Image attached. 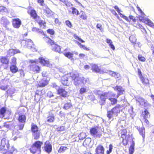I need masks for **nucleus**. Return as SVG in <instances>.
Listing matches in <instances>:
<instances>
[{
  "label": "nucleus",
  "instance_id": "20",
  "mask_svg": "<svg viewBox=\"0 0 154 154\" xmlns=\"http://www.w3.org/2000/svg\"><path fill=\"white\" fill-rule=\"evenodd\" d=\"M137 129L139 131L140 134L142 136L143 139L145 137V131L144 128L142 127L141 128H140V127H137Z\"/></svg>",
  "mask_w": 154,
  "mask_h": 154
},
{
  "label": "nucleus",
  "instance_id": "39",
  "mask_svg": "<svg viewBox=\"0 0 154 154\" xmlns=\"http://www.w3.org/2000/svg\"><path fill=\"white\" fill-rule=\"evenodd\" d=\"M30 15L34 18H35L37 17V15L36 11L34 10H32L30 12Z\"/></svg>",
  "mask_w": 154,
  "mask_h": 154
},
{
  "label": "nucleus",
  "instance_id": "43",
  "mask_svg": "<svg viewBox=\"0 0 154 154\" xmlns=\"http://www.w3.org/2000/svg\"><path fill=\"white\" fill-rule=\"evenodd\" d=\"M67 149L68 148L66 147L61 146L58 150V152L60 153L63 152Z\"/></svg>",
  "mask_w": 154,
  "mask_h": 154
},
{
  "label": "nucleus",
  "instance_id": "28",
  "mask_svg": "<svg viewBox=\"0 0 154 154\" xmlns=\"http://www.w3.org/2000/svg\"><path fill=\"white\" fill-rule=\"evenodd\" d=\"M114 89L115 90H117L118 91V93L121 94H123V92L124 91V89L120 86H116L114 88Z\"/></svg>",
  "mask_w": 154,
  "mask_h": 154
},
{
  "label": "nucleus",
  "instance_id": "38",
  "mask_svg": "<svg viewBox=\"0 0 154 154\" xmlns=\"http://www.w3.org/2000/svg\"><path fill=\"white\" fill-rule=\"evenodd\" d=\"M72 106V104L70 103H68L64 104L63 108L67 110L70 108Z\"/></svg>",
  "mask_w": 154,
  "mask_h": 154
},
{
  "label": "nucleus",
  "instance_id": "12",
  "mask_svg": "<svg viewBox=\"0 0 154 154\" xmlns=\"http://www.w3.org/2000/svg\"><path fill=\"white\" fill-rule=\"evenodd\" d=\"M1 23L5 27L6 29L11 30V29L8 27L7 26L9 24L10 22L7 18L5 17H3L0 20Z\"/></svg>",
  "mask_w": 154,
  "mask_h": 154
},
{
  "label": "nucleus",
  "instance_id": "15",
  "mask_svg": "<svg viewBox=\"0 0 154 154\" xmlns=\"http://www.w3.org/2000/svg\"><path fill=\"white\" fill-rule=\"evenodd\" d=\"M8 151L6 150V152H5L4 153L5 154H16L17 152V149L13 146L10 148L9 146L8 149Z\"/></svg>",
  "mask_w": 154,
  "mask_h": 154
},
{
  "label": "nucleus",
  "instance_id": "35",
  "mask_svg": "<svg viewBox=\"0 0 154 154\" xmlns=\"http://www.w3.org/2000/svg\"><path fill=\"white\" fill-rule=\"evenodd\" d=\"M1 61L2 63L7 64L8 63L9 60L5 57H2L1 58Z\"/></svg>",
  "mask_w": 154,
  "mask_h": 154
},
{
  "label": "nucleus",
  "instance_id": "31",
  "mask_svg": "<svg viewBox=\"0 0 154 154\" xmlns=\"http://www.w3.org/2000/svg\"><path fill=\"white\" fill-rule=\"evenodd\" d=\"M144 23L149 26L154 28V25L153 23L149 19H146L144 21Z\"/></svg>",
  "mask_w": 154,
  "mask_h": 154
},
{
  "label": "nucleus",
  "instance_id": "8",
  "mask_svg": "<svg viewBox=\"0 0 154 154\" xmlns=\"http://www.w3.org/2000/svg\"><path fill=\"white\" fill-rule=\"evenodd\" d=\"M135 99L137 103H138L139 104L145 107L150 106V104L148 103L147 101L143 99L142 97L137 96L135 97Z\"/></svg>",
  "mask_w": 154,
  "mask_h": 154
},
{
  "label": "nucleus",
  "instance_id": "21",
  "mask_svg": "<svg viewBox=\"0 0 154 154\" xmlns=\"http://www.w3.org/2000/svg\"><path fill=\"white\" fill-rule=\"evenodd\" d=\"M40 63L44 66H48L49 61L47 60H46L42 57H40L39 58Z\"/></svg>",
  "mask_w": 154,
  "mask_h": 154
},
{
  "label": "nucleus",
  "instance_id": "25",
  "mask_svg": "<svg viewBox=\"0 0 154 154\" xmlns=\"http://www.w3.org/2000/svg\"><path fill=\"white\" fill-rule=\"evenodd\" d=\"M26 117L25 115H19L18 120L20 122L25 123L26 122Z\"/></svg>",
  "mask_w": 154,
  "mask_h": 154
},
{
  "label": "nucleus",
  "instance_id": "19",
  "mask_svg": "<svg viewBox=\"0 0 154 154\" xmlns=\"http://www.w3.org/2000/svg\"><path fill=\"white\" fill-rule=\"evenodd\" d=\"M59 94L63 97H66L67 95V92L64 89L59 88L57 91Z\"/></svg>",
  "mask_w": 154,
  "mask_h": 154
},
{
  "label": "nucleus",
  "instance_id": "4",
  "mask_svg": "<svg viewBox=\"0 0 154 154\" xmlns=\"http://www.w3.org/2000/svg\"><path fill=\"white\" fill-rule=\"evenodd\" d=\"M9 144L8 140L6 138H3L1 140V151L2 153H4L8 149Z\"/></svg>",
  "mask_w": 154,
  "mask_h": 154
},
{
  "label": "nucleus",
  "instance_id": "23",
  "mask_svg": "<svg viewBox=\"0 0 154 154\" xmlns=\"http://www.w3.org/2000/svg\"><path fill=\"white\" fill-rule=\"evenodd\" d=\"M33 144L41 151V146L43 144V143L42 141L38 140L36 141L33 143Z\"/></svg>",
  "mask_w": 154,
  "mask_h": 154
},
{
  "label": "nucleus",
  "instance_id": "7",
  "mask_svg": "<svg viewBox=\"0 0 154 154\" xmlns=\"http://www.w3.org/2000/svg\"><path fill=\"white\" fill-rule=\"evenodd\" d=\"M29 62L31 63L30 65V70L35 73H38L40 68L37 64L36 60H30Z\"/></svg>",
  "mask_w": 154,
  "mask_h": 154
},
{
  "label": "nucleus",
  "instance_id": "60",
  "mask_svg": "<svg viewBox=\"0 0 154 154\" xmlns=\"http://www.w3.org/2000/svg\"><path fill=\"white\" fill-rule=\"evenodd\" d=\"M42 91H38V90H37L36 92H35V98L36 97V95H41L42 94H41V93H42Z\"/></svg>",
  "mask_w": 154,
  "mask_h": 154
},
{
  "label": "nucleus",
  "instance_id": "47",
  "mask_svg": "<svg viewBox=\"0 0 154 154\" xmlns=\"http://www.w3.org/2000/svg\"><path fill=\"white\" fill-rule=\"evenodd\" d=\"M0 12L2 13H3V12H8V10L6 8L3 6H0Z\"/></svg>",
  "mask_w": 154,
  "mask_h": 154
},
{
  "label": "nucleus",
  "instance_id": "50",
  "mask_svg": "<svg viewBox=\"0 0 154 154\" xmlns=\"http://www.w3.org/2000/svg\"><path fill=\"white\" fill-rule=\"evenodd\" d=\"M82 83L83 84L88 83L89 82V80L88 78H85L84 77H82Z\"/></svg>",
  "mask_w": 154,
  "mask_h": 154
},
{
  "label": "nucleus",
  "instance_id": "63",
  "mask_svg": "<svg viewBox=\"0 0 154 154\" xmlns=\"http://www.w3.org/2000/svg\"><path fill=\"white\" fill-rule=\"evenodd\" d=\"M52 86L53 88H55L57 91L58 89L59 88V87L55 83H53L52 84Z\"/></svg>",
  "mask_w": 154,
  "mask_h": 154
},
{
  "label": "nucleus",
  "instance_id": "6",
  "mask_svg": "<svg viewBox=\"0 0 154 154\" xmlns=\"http://www.w3.org/2000/svg\"><path fill=\"white\" fill-rule=\"evenodd\" d=\"M21 45L26 46L28 48L31 49L33 51H36V49L34 48V45L32 41L30 39H26L21 42Z\"/></svg>",
  "mask_w": 154,
  "mask_h": 154
},
{
  "label": "nucleus",
  "instance_id": "34",
  "mask_svg": "<svg viewBox=\"0 0 154 154\" xmlns=\"http://www.w3.org/2000/svg\"><path fill=\"white\" fill-rule=\"evenodd\" d=\"M142 114L144 118H148L150 117L149 112L147 109H145L142 112Z\"/></svg>",
  "mask_w": 154,
  "mask_h": 154
},
{
  "label": "nucleus",
  "instance_id": "2",
  "mask_svg": "<svg viewBox=\"0 0 154 154\" xmlns=\"http://www.w3.org/2000/svg\"><path fill=\"white\" fill-rule=\"evenodd\" d=\"M97 95L100 102L103 104L106 100L109 97V94L107 92H103L99 91L97 92Z\"/></svg>",
  "mask_w": 154,
  "mask_h": 154
},
{
  "label": "nucleus",
  "instance_id": "52",
  "mask_svg": "<svg viewBox=\"0 0 154 154\" xmlns=\"http://www.w3.org/2000/svg\"><path fill=\"white\" fill-rule=\"evenodd\" d=\"M112 147L113 146L111 144L109 145V149L106 151V153L107 154H109L112 152Z\"/></svg>",
  "mask_w": 154,
  "mask_h": 154
},
{
  "label": "nucleus",
  "instance_id": "36",
  "mask_svg": "<svg viewBox=\"0 0 154 154\" xmlns=\"http://www.w3.org/2000/svg\"><path fill=\"white\" fill-rule=\"evenodd\" d=\"M6 112V109L5 107H2L0 109V117L3 118L4 117V114Z\"/></svg>",
  "mask_w": 154,
  "mask_h": 154
},
{
  "label": "nucleus",
  "instance_id": "59",
  "mask_svg": "<svg viewBox=\"0 0 154 154\" xmlns=\"http://www.w3.org/2000/svg\"><path fill=\"white\" fill-rule=\"evenodd\" d=\"M129 150L130 154H133L134 150V147L130 146Z\"/></svg>",
  "mask_w": 154,
  "mask_h": 154
},
{
  "label": "nucleus",
  "instance_id": "24",
  "mask_svg": "<svg viewBox=\"0 0 154 154\" xmlns=\"http://www.w3.org/2000/svg\"><path fill=\"white\" fill-rule=\"evenodd\" d=\"M48 83V81L46 79H44L41 80L38 85L40 87H44L47 85Z\"/></svg>",
  "mask_w": 154,
  "mask_h": 154
},
{
  "label": "nucleus",
  "instance_id": "40",
  "mask_svg": "<svg viewBox=\"0 0 154 154\" xmlns=\"http://www.w3.org/2000/svg\"><path fill=\"white\" fill-rule=\"evenodd\" d=\"M109 100L110 101L112 105H114L116 103L117 100L113 98H109Z\"/></svg>",
  "mask_w": 154,
  "mask_h": 154
},
{
  "label": "nucleus",
  "instance_id": "10",
  "mask_svg": "<svg viewBox=\"0 0 154 154\" xmlns=\"http://www.w3.org/2000/svg\"><path fill=\"white\" fill-rule=\"evenodd\" d=\"M44 150L45 152L48 154H50L52 150V146L51 144L48 141H46L44 145Z\"/></svg>",
  "mask_w": 154,
  "mask_h": 154
},
{
  "label": "nucleus",
  "instance_id": "30",
  "mask_svg": "<svg viewBox=\"0 0 154 154\" xmlns=\"http://www.w3.org/2000/svg\"><path fill=\"white\" fill-rule=\"evenodd\" d=\"M109 74L116 78H118L120 76V74L111 71H109Z\"/></svg>",
  "mask_w": 154,
  "mask_h": 154
},
{
  "label": "nucleus",
  "instance_id": "11",
  "mask_svg": "<svg viewBox=\"0 0 154 154\" xmlns=\"http://www.w3.org/2000/svg\"><path fill=\"white\" fill-rule=\"evenodd\" d=\"M98 132V128L97 127H94L91 128L90 130V133L94 137L100 138L101 134H97Z\"/></svg>",
  "mask_w": 154,
  "mask_h": 154
},
{
  "label": "nucleus",
  "instance_id": "33",
  "mask_svg": "<svg viewBox=\"0 0 154 154\" xmlns=\"http://www.w3.org/2000/svg\"><path fill=\"white\" fill-rule=\"evenodd\" d=\"M106 42L109 44V45L110 48L113 50H115V48L112 44V40L109 38H107L106 39Z\"/></svg>",
  "mask_w": 154,
  "mask_h": 154
},
{
  "label": "nucleus",
  "instance_id": "62",
  "mask_svg": "<svg viewBox=\"0 0 154 154\" xmlns=\"http://www.w3.org/2000/svg\"><path fill=\"white\" fill-rule=\"evenodd\" d=\"M25 123H21V124L19 125V129L22 130L24 127Z\"/></svg>",
  "mask_w": 154,
  "mask_h": 154
},
{
  "label": "nucleus",
  "instance_id": "22",
  "mask_svg": "<svg viewBox=\"0 0 154 154\" xmlns=\"http://www.w3.org/2000/svg\"><path fill=\"white\" fill-rule=\"evenodd\" d=\"M107 117L108 118L109 120L111 119L112 118L113 119V117H116V116L115 114L111 110L108 111L107 112Z\"/></svg>",
  "mask_w": 154,
  "mask_h": 154
},
{
  "label": "nucleus",
  "instance_id": "45",
  "mask_svg": "<svg viewBox=\"0 0 154 154\" xmlns=\"http://www.w3.org/2000/svg\"><path fill=\"white\" fill-rule=\"evenodd\" d=\"M46 12L47 16L48 17H51L53 15V12L48 9L46 10Z\"/></svg>",
  "mask_w": 154,
  "mask_h": 154
},
{
  "label": "nucleus",
  "instance_id": "54",
  "mask_svg": "<svg viewBox=\"0 0 154 154\" xmlns=\"http://www.w3.org/2000/svg\"><path fill=\"white\" fill-rule=\"evenodd\" d=\"M119 14L120 15L121 17L123 18L124 19H125L127 21H129V20L127 17L123 15L122 14H121L120 12H119Z\"/></svg>",
  "mask_w": 154,
  "mask_h": 154
},
{
  "label": "nucleus",
  "instance_id": "44",
  "mask_svg": "<svg viewBox=\"0 0 154 154\" xmlns=\"http://www.w3.org/2000/svg\"><path fill=\"white\" fill-rule=\"evenodd\" d=\"M54 116H49L47 118V121L50 123L52 122H54Z\"/></svg>",
  "mask_w": 154,
  "mask_h": 154
},
{
  "label": "nucleus",
  "instance_id": "61",
  "mask_svg": "<svg viewBox=\"0 0 154 154\" xmlns=\"http://www.w3.org/2000/svg\"><path fill=\"white\" fill-rule=\"evenodd\" d=\"M38 23L41 26L43 25L44 26H45V23L43 20H40L38 22Z\"/></svg>",
  "mask_w": 154,
  "mask_h": 154
},
{
  "label": "nucleus",
  "instance_id": "3",
  "mask_svg": "<svg viewBox=\"0 0 154 154\" xmlns=\"http://www.w3.org/2000/svg\"><path fill=\"white\" fill-rule=\"evenodd\" d=\"M44 39L46 41L47 43L50 44L52 46V49L53 51L60 52L61 51V48L59 45L54 43V41L48 37H45Z\"/></svg>",
  "mask_w": 154,
  "mask_h": 154
},
{
  "label": "nucleus",
  "instance_id": "26",
  "mask_svg": "<svg viewBox=\"0 0 154 154\" xmlns=\"http://www.w3.org/2000/svg\"><path fill=\"white\" fill-rule=\"evenodd\" d=\"M93 72H99L100 71V69L99 67L96 64H93L91 66Z\"/></svg>",
  "mask_w": 154,
  "mask_h": 154
},
{
  "label": "nucleus",
  "instance_id": "9",
  "mask_svg": "<svg viewBox=\"0 0 154 154\" xmlns=\"http://www.w3.org/2000/svg\"><path fill=\"white\" fill-rule=\"evenodd\" d=\"M71 78L70 73L65 74L61 78V82L62 84L64 85H67L68 81L69 79H70Z\"/></svg>",
  "mask_w": 154,
  "mask_h": 154
},
{
  "label": "nucleus",
  "instance_id": "57",
  "mask_svg": "<svg viewBox=\"0 0 154 154\" xmlns=\"http://www.w3.org/2000/svg\"><path fill=\"white\" fill-rule=\"evenodd\" d=\"M11 63L13 65H16V58L15 57H13L11 59Z\"/></svg>",
  "mask_w": 154,
  "mask_h": 154
},
{
  "label": "nucleus",
  "instance_id": "51",
  "mask_svg": "<svg viewBox=\"0 0 154 154\" xmlns=\"http://www.w3.org/2000/svg\"><path fill=\"white\" fill-rule=\"evenodd\" d=\"M122 137L123 139V140L122 141V143H123L124 145H126L127 144V142L125 140H124V138H126L125 135L124 134H122Z\"/></svg>",
  "mask_w": 154,
  "mask_h": 154
},
{
  "label": "nucleus",
  "instance_id": "42",
  "mask_svg": "<svg viewBox=\"0 0 154 154\" xmlns=\"http://www.w3.org/2000/svg\"><path fill=\"white\" fill-rule=\"evenodd\" d=\"M14 54V49H10L9 50L8 52L7 56L8 57H10Z\"/></svg>",
  "mask_w": 154,
  "mask_h": 154
},
{
  "label": "nucleus",
  "instance_id": "55",
  "mask_svg": "<svg viewBox=\"0 0 154 154\" xmlns=\"http://www.w3.org/2000/svg\"><path fill=\"white\" fill-rule=\"evenodd\" d=\"M65 23L66 25L69 28H71L72 26V24L69 20H66L65 22Z\"/></svg>",
  "mask_w": 154,
  "mask_h": 154
},
{
  "label": "nucleus",
  "instance_id": "32",
  "mask_svg": "<svg viewBox=\"0 0 154 154\" xmlns=\"http://www.w3.org/2000/svg\"><path fill=\"white\" fill-rule=\"evenodd\" d=\"M17 130L15 129V130H13L12 132V133L13 134L12 136V139L14 140L15 141L17 139V136L18 134Z\"/></svg>",
  "mask_w": 154,
  "mask_h": 154
},
{
  "label": "nucleus",
  "instance_id": "49",
  "mask_svg": "<svg viewBox=\"0 0 154 154\" xmlns=\"http://www.w3.org/2000/svg\"><path fill=\"white\" fill-rule=\"evenodd\" d=\"M138 58L139 60L141 61L144 62L146 60L145 58L141 55H139L138 56Z\"/></svg>",
  "mask_w": 154,
  "mask_h": 154
},
{
  "label": "nucleus",
  "instance_id": "29",
  "mask_svg": "<svg viewBox=\"0 0 154 154\" xmlns=\"http://www.w3.org/2000/svg\"><path fill=\"white\" fill-rule=\"evenodd\" d=\"M64 54L65 56L68 57V58L70 59L71 60H73V59L72 57L73 54L72 53H71L70 52H68L64 53Z\"/></svg>",
  "mask_w": 154,
  "mask_h": 154
},
{
  "label": "nucleus",
  "instance_id": "17",
  "mask_svg": "<svg viewBox=\"0 0 154 154\" xmlns=\"http://www.w3.org/2000/svg\"><path fill=\"white\" fill-rule=\"evenodd\" d=\"M120 106L119 105H117L116 106L111 109V110L117 116L118 113L120 112Z\"/></svg>",
  "mask_w": 154,
  "mask_h": 154
},
{
  "label": "nucleus",
  "instance_id": "58",
  "mask_svg": "<svg viewBox=\"0 0 154 154\" xmlns=\"http://www.w3.org/2000/svg\"><path fill=\"white\" fill-rule=\"evenodd\" d=\"M48 33L50 34L51 35H53L54 34V30L52 29H49L47 30Z\"/></svg>",
  "mask_w": 154,
  "mask_h": 154
},
{
  "label": "nucleus",
  "instance_id": "64",
  "mask_svg": "<svg viewBox=\"0 0 154 154\" xmlns=\"http://www.w3.org/2000/svg\"><path fill=\"white\" fill-rule=\"evenodd\" d=\"M27 149L26 148H23L21 151L22 154H27L26 152V151Z\"/></svg>",
  "mask_w": 154,
  "mask_h": 154
},
{
  "label": "nucleus",
  "instance_id": "27",
  "mask_svg": "<svg viewBox=\"0 0 154 154\" xmlns=\"http://www.w3.org/2000/svg\"><path fill=\"white\" fill-rule=\"evenodd\" d=\"M10 70L13 73H15L18 71V69L15 65H11L10 67Z\"/></svg>",
  "mask_w": 154,
  "mask_h": 154
},
{
  "label": "nucleus",
  "instance_id": "56",
  "mask_svg": "<svg viewBox=\"0 0 154 154\" xmlns=\"http://www.w3.org/2000/svg\"><path fill=\"white\" fill-rule=\"evenodd\" d=\"M18 72L20 73V76L21 77H24V74L23 71L22 69H20L18 71Z\"/></svg>",
  "mask_w": 154,
  "mask_h": 154
},
{
  "label": "nucleus",
  "instance_id": "16",
  "mask_svg": "<svg viewBox=\"0 0 154 154\" xmlns=\"http://www.w3.org/2000/svg\"><path fill=\"white\" fill-rule=\"evenodd\" d=\"M29 150L30 152L33 154H35L36 153L38 152H40L41 151L40 150H39L33 144L32 145L31 147L30 148Z\"/></svg>",
  "mask_w": 154,
  "mask_h": 154
},
{
  "label": "nucleus",
  "instance_id": "46",
  "mask_svg": "<svg viewBox=\"0 0 154 154\" xmlns=\"http://www.w3.org/2000/svg\"><path fill=\"white\" fill-rule=\"evenodd\" d=\"M71 9L72 10V14H75L77 15L79 14V11L76 8L74 7H72Z\"/></svg>",
  "mask_w": 154,
  "mask_h": 154
},
{
  "label": "nucleus",
  "instance_id": "53",
  "mask_svg": "<svg viewBox=\"0 0 154 154\" xmlns=\"http://www.w3.org/2000/svg\"><path fill=\"white\" fill-rule=\"evenodd\" d=\"M8 86V85H7L6 86H4L0 84V89L3 90H5L7 89Z\"/></svg>",
  "mask_w": 154,
  "mask_h": 154
},
{
  "label": "nucleus",
  "instance_id": "48",
  "mask_svg": "<svg viewBox=\"0 0 154 154\" xmlns=\"http://www.w3.org/2000/svg\"><path fill=\"white\" fill-rule=\"evenodd\" d=\"M87 91V89L86 88L82 87L79 90V93L81 94H82L86 92Z\"/></svg>",
  "mask_w": 154,
  "mask_h": 154
},
{
  "label": "nucleus",
  "instance_id": "13",
  "mask_svg": "<svg viewBox=\"0 0 154 154\" xmlns=\"http://www.w3.org/2000/svg\"><path fill=\"white\" fill-rule=\"evenodd\" d=\"M21 24V20L19 18H15L13 19L12 24L14 27L18 28Z\"/></svg>",
  "mask_w": 154,
  "mask_h": 154
},
{
  "label": "nucleus",
  "instance_id": "41",
  "mask_svg": "<svg viewBox=\"0 0 154 154\" xmlns=\"http://www.w3.org/2000/svg\"><path fill=\"white\" fill-rule=\"evenodd\" d=\"M86 136V134L85 133H82L79 135V139L80 140H83Z\"/></svg>",
  "mask_w": 154,
  "mask_h": 154
},
{
  "label": "nucleus",
  "instance_id": "14",
  "mask_svg": "<svg viewBox=\"0 0 154 154\" xmlns=\"http://www.w3.org/2000/svg\"><path fill=\"white\" fill-rule=\"evenodd\" d=\"M95 154H104V149L101 145H98L95 149Z\"/></svg>",
  "mask_w": 154,
  "mask_h": 154
},
{
  "label": "nucleus",
  "instance_id": "5",
  "mask_svg": "<svg viewBox=\"0 0 154 154\" xmlns=\"http://www.w3.org/2000/svg\"><path fill=\"white\" fill-rule=\"evenodd\" d=\"M31 131L34 139L36 140L38 139L40 137V132L36 125L33 124H32Z\"/></svg>",
  "mask_w": 154,
  "mask_h": 154
},
{
  "label": "nucleus",
  "instance_id": "37",
  "mask_svg": "<svg viewBox=\"0 0 154 154\" xmlns=\"http://www.w3.org/2000/svg\"><path fill=\"white\" fill-rule=\"evenodd\" d=\"M129 39L130 41L133 44L135 43L136 41V38L135 35H131L129 38Z\"/></svg>",
  "mask_w": 154,
  "mask_h": 154
},
{
  "label": "nucleus",
  "instance_id": "18",
  "mask_svg": "<svg viewBox=\"0 0 154 154\" xmlns=\"http://www.w3.org/2000/svg\"><path fill=\"white\" fill-rule=\"evenodd\" d=\"M140 79L143 84L145 86L149 87V81L147 78L145 77H141Z\"/></svg>",
  "mask_w": 154,
  "mask_h": 154
},
{
  "label": "nucleus",
  "instance_id": "1",
  "mask_svg": "<svg viewBox=\"0 0 154 154\" xmlns=\"http://www.w3.org/2000/svg\"><path fill=\"white\" fill-rule=\"evenodd\" d=\"M71 75V79L74 81V83L76 86L82 83V78L79 77V74L76 72H70Z\"/></svg>",
  "mask_w": 154,
  "mask_h": 154
}]
</instances>
